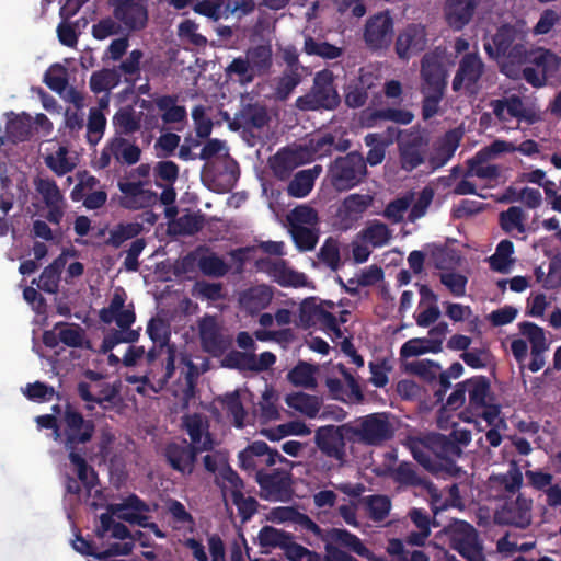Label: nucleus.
<instances>
[{
    "label": "nucleus",
    "mask_w": 561,
    "mask_h": 561,
    "mask_svg": "<svg viewBox=\"0 0 561 561\" xmlns=\"http://www.w3.org/2000/svg\"><path fill=\"white\" fill-rule=\"evenodd\" d=\"M340 102L332 71L322 70L316 73L310 91L297 98L296 107L300 111H332L339 106Z\"/></svg>",
    "instance_id": "2"
},
{
    "label": "nucleus",
    "mask_w": 561,
    "mask_h": 561,
    "mask_svg": "<svg viewBox=\"0 0 561 561\" xmlns=\"http://www.w3.org/2000/svg\"><path fill=\"white\" fill-rule=\"evenodd\" d=\"M485 71V64L478 53H466L459 60L458 69L451 81V89L458 93L477 95L481 89L480 81Z\"/></svg>",
    "instance_id": "7"
},
{
    "label": "nucleus",
    "mask_w": 561,
    "mask_h": 561,
    "mask_svg": "<svg viewBox=\"0 0 561 561\" xmlns=\"http://www.w3.org/2000/svg\"><path fill=\"white\" fill-rule=\"evenodd\" d=\"M427 140L420 134H410L399 142L401 168L411 172L424 162Z\"/></svg>",
    "instance_id": "26"
},
{
    "label": "nucleus",
    "mask_w": 561,
    "mask_h": 561,
    "mask_svg": "<svg viewBox=\"0 0 561 561\" xmlns=\"http://www.w3.org/2000/svg\"><path fill=\"white\" fill-rule=\"evenodd\" d=\"M148 181H118L117 187L122 193L119 197L121 207L128 210L147 209L158 202L157 192L147 188Z\"/></svg>",
    "instance_id": "12"
},
{
    "label": "nucleus",
    "mask_w": 561,
    "mask_h": 561,
    "mask_svg": "<svg viewBox=\"0 0 561 561\" xmlns=\"http://www.w3.org/2000/svg\"><path fill=\"white\" fill-rule=\"evenodd\" d=\"M142 230L144 226L140 222H121L110 231V237L105 241V244L117 249L125 241L139 236L142 232Z\"/></svg>",
    "instance_id": "43"
},
{
    "label": "nucleus",
    "mask_w": 561,
    "mask_h": 561,
    "mask_svg": "<svg viewBox=\"0 0 561 561\" xmlns=\"http://www.w3.org/2000/svg\"><path fill=\"white\" fill-rule=\"evenodd\" d=\"M358 237L374 248H380L388 243L391 238V232L386 224L374 220L369 221L367 226L360 230Z\"/></svg>",
    "instance_id": "41"
},
{
    "label": "nucleus",
    "mask_w": 561,
    "mask_h": 561,
    "mask_svg": "<svg viewBox=\"0 0 561 561\" xmlns=\"http://www.w3.org/2000/svg\"><path fill=\"white\" fill-rule=\"evenodd\" d=\"M347 425H324L314 432V444L328 458L336 460L341 466L346 462L345 433L350 432Z\"/></svg>",
    "instance_id": "8"
},
{
    "label": "nucleus",
    "mask_w": 561,
    "mask_h": 561,
    "mask_svg": "<svg viewBox=\"0 0 561 561\" xmlns=\"http://www.w3.org/2000/svg\"><path fill=\"white\" fill-rule=\"evenodd\" d=\"M257 271L266 273L273 282L282 287H302L307 284V276L288 266L283 259L273 260L270 257L259 259L255 262Z\"/></svg>",
    "instance_id": "15"
},
{
    "label": "nucleus",
    "mask_w": 561,
    "mask_h": 561,
    "mask_svg": "<svg viewBox=\"0 0 561 561\" xmlns=\"http://www.w3.org/2000/svg\"><path fill=\"white\" fill-rule=\"evenodd\" d=\"M483 48L490 59H504L510 65H523L529 53L526 33L510 23L500 25L490 37H484Z\"/></svg>",
    "instance_id": "1"
},
{
    "label": "nucleus",
    "mask_w": 561,
    "mask_h": 561,
    "mask_svg": "<svg viewBox=\"0 0 561 561\" xmlns=\"http://www.w3.org/2000/svg\"><path fill=\"white\" fill-rule=\"evenodd\" d=\"M426 46L427 33L425 26L412 23L399 32L394 43V51L401 60L408 61L413 56L422 53Z\"/></svg>",
    "instance_id": "17"
},
{
    "label": "nucleus",
    "mask_w": 561,
    "mask_h": 561,
    "mask_svg": "<svg viewBox=\"0 0 561 561\" xmlns=\"http://www.w3.org/2000/svg\"><path fill=\"white\" fill-rule=\"evenodd\" d=\"M376 80L377 76L371 69L362 67L345 88V104L351 108L364 106L369 98V91L376 87Z\"/></svg>",
    "instance_id": "23"
},
{
    "label": "nucleus",
    "mask_w": 561,
    "mask_h": 561,
    "mask_svg": "<svg viewBox=\"0 0 561 561\" xmlns=\"http://www.w3.org/2000/svg\"><path fill=\"white\" fill-rule=\"evenodd\" d=\"M392 477L396 482L405 486H419L424 490L430 499L439 500L437 486L427 478L420 477L412 462L403 461L394 469Z\"/></svg>",
    "instance_id": "30"
},
{
    "label": "nucleus",
    "mask_w": 561,
    "mask_h": 561,
    "mask_svg": "<svg viewBox=\"0 0 561 561\" xmlns=\"http://www.w3.org/2000/svg\"><path fill=\"white\" fill-rule=\"evenodd\" d=\"M270 163L274 175L279 180L288 179L297 165L295 156L285 150L278 151Z\"/></svg>",
    "instance_id": "53"
},
{
    "label": "nucleus",
    "mask_w": 561,
    "mask_h": 561,
    "mask_svg": "<svg viewBox=\"0 0 561 561\" xmlns=\"http://www.w3.org/2000/svg\"><path fill=\"white\" fill-rule=\"evenodd\" d=\"M197 266L204 275L211 277H222L231 268L220 256L213 252L202 255L197 261Z\"/></svg>",
    "instance_id": "50"
},
{
    "label": "nucleus",
    "mask_w": 561,
    "mask_h": 561,
    "mask_svg": "<svg viewBox=\"0 0 561 561\" xmlns=\"http://www.w3.org/2000/svg\"><path fill=\"white\" fill-rule=\"evenodd\" d=\"M240 119L244 127L261 129L268 124L270 116L265 106L255 103L241 110Z\"/></svg>",
    "instance_id": "45"
},
{
    "label": "nucleus",
    "mask_w": 561,
    "mask_h": 561,
    "mask_svg": "<svg viewBox=\"0 0 561 561\" xmlns=\"http://www.w3.org/2000/svg\"><path fill=\"white\" fill-rule=\"evenodd\" d=\"M514 252L513 242L508 239H504L499 242L495 249V253L490 256V266L493 271L499 273H507L510 265L513 263L511 259Z\"/></svg>",
    "instance_id": "47"
},
{
    "label": "nucleus",
    "mask_w": 561,
    "mask_h": 561,
    "mask_svg": "<svg viewBox=\"0 0 561 561\" xmlns=\"http://www.w3.org/2000/svg\"><path fill=\"white\" fill-rule=\"evenodd\" d=\"M239 466L244 471H257V466L264 462L267 467L274 466L277 461L284 462L278 450L271 449L263 440H255L238 454Z\"/></svg>",
    "instance_id": "18"
},
{
    "label": "nucleus",
    "mask_w": 561,
    "mask_h": 561,
    "mask_svg": "<svg viewBox=\"0 0 561 561\" xmlns=\"http://www.w3.org/2000/svg\"><path fill=\"white\" fill-rule=\"evenodd\" d=\"M204 215L199 213H190L175 219L171 228L174 234L194 236L204 228Z\"/></svg>",
    "instance_id": "44"
},
{
    "label": "nucleus",
    "mask_w": 561,
    "mask_h": 561,
    "mask_svg": "<svg viewBox=\"0 0 561 561\" xmlns=\"http://www.w3.org/2000/svg\"><path fill=\"white\" fill-rule=\"evenodd\" d=\"M231 500L237 506L238 513L243 523L250 520L256 514L259 502L254 497H245L242 491L232 490Z\"/></svg>",
    "instance_id": "63"
},
{
    "label": "nucleus",
    "mask_w": 561,
    "mask_h": 561,
    "mask_svg": "<svg viewBox=\"0 0 561 561\" xmlns=\"http://www.w3.org/2000/svg\"><path fill=\"white\" fill-rule=\"evenodd\" d=\"M334 308V302L322 301L317 304L312 298L305 300L300 309V319L307 325H319L321 329L341 335V329L336 317L328 309Z\"/></svg>",
    "instance_id": "14"
},
{
    "label": "nucleus",
    "mask_w": 561,
    "mask_h": 561,
    "mask_svg": "<svg viewBox=\"0 0 561 561\" xmlns=\"http://www.w3.org/2000/svg\"><path fill=\"white\" fill-rule=\"evenodd\" d=\"M224 409L233 417L234 426L242 428L244 426V419L247 412L242 404L240 394L238 391L226 393L220 400Z\"/></svg>",
    "instance_id": "55"
},
{
    "label": "nucleus",
    "mask_w": 561,
    "mask_h": 561,
    "mask_svg": "<svg viewBox=\"0 0 561 561\" xmlns=\"http://www.w3.org/2000/svg\"><path fill=\"white\" fill-rule=\"evenodd\" d=\"M142 57V50L134 49L129 53L128 57L123 60L116 68L121 75H125L126 82L135 83L139 79Z\"/></svg>",
    "instance_id": "54"
},
{
    "label": "nucleus",
    "mask_w": 561,
    "mask_h": 561,
    "mask_svg": "<svg viewBox=\"0 0 561 561\" xmlns=\"http://www.w3.org/2000/svg\"><path fill=\"white\" fill-rule=\"evenodd\" d=\"M33 119L30 114L22 113L7 123V134L13 142L28 140L32 136Z\"/></svg>",
    "instance_id": "40"
},
{
    "label": "nucleus",
    "mask_w": 561,
    "mask_h": 561,
    "mask_svg": "<svg viewBox=\"0 0 561 561\" xmlns=\"http://www.w3.org/2000/svg\"><path fill=\"white\" fill-rule=\"evenodd\" d=\"M531 500L518 494L513 501H505L502 507L495 513V522L500 525H511L518 528H526L531 523Z\"/></svg>",
    "instance_id": "22"
},
{
    "label": "nucleus",
    "mask_w": 561,
    "mask_h": 561,
    "mask_svg": "<svg viewBox=\"0 0 561 561\" xmlns=\"http://www.w3.org/2000/svg\"><path fill=\"white\" fill-rule=\"evenodd\" d=\"M46 165L57 175L62 176L71 172L76 164L68 158L67 147L60 146L55 154H49L45 158Z\"/></svg>",
    "instance_id": "61"
},
{
    "label": "nucleus",
    "mask_w": 561,
    "mask_h": 561,
    "mask_svg": "<svg viewBox=\"0 0 561 561\" xmlns=\"http://www.w3.org/2000/svg\"><path fill=\"white\" fill-rule=\"evenodd\" d=\"M113 124L119 136H128L140 129L141 118L131 107H123L114 115Z\"/></svg>",
    "instance_id": "39"
},
{
    "label": "nucleus",
    "mask_w": 561,
    "mask_h": 561,
    "mask_svg": "<svg viewBox=\"0 0 561 561\" xmlns=\"http://www.w3.org/2000/svg\"><path fill=\"white\" fill-rule=\"evenodd\" d=\"M108 511L123 522L149 529L157 538H165V533L158 524L149 520L147 514L151 512L150 505L137 494H129L121 503L108 504Z\"/></svg>",
    "instance_id": "6"
},
{
    "label": "nucleus",
    "mask_w": 561,
    "mask_h": 561,
    "mask_svg": "<svg viewBox=\"0 0 561 561\" xmlns=\"http://www.w3.org/2000/svg\"><path fill=\"white\" fill-rule=\"evenodd\" d=\"M479 0H446L445 18L448 25L462 30L472 19Z\"/></svg>",
    "instance_id": "29"
},
{
    "label": "nucleus",
    "mask_w": 561,
    "mask_h": 561,
    "mask_svg": "<svg viewBox=\"0 0 561 561\" xmlns=\"http://www.w3.org/2000/svg\"><path fill=\"white\" fill-rule=\"evenodd\" d=\"M350 432L368 446H378L393 436V427L383 413H373L360 419L358 426Z\"/></svg>",
    "instance_id": "9"
},
{
    "label": "nucleus",
    "mask_w": 561,
    "mask_h": 561,
    "mask_svg": "<svg viewBox=\"0 0 561 561\" xmlns=\"http://www.w3.org/2000/svg\"><path fill=\"white\" fill-rule=\"evenodd\" d=\"M328 539L332 545H337L358 557L365 558L368 561H388L386 558L376 556L370 549H368L362 539L352 534L347 529L332 528L328 531Z\"/></svg>",
    "instance_id": "28"
},
{
    "label": "nucleus",
    "mask_w": 561,
    "mask_h": 561,
    "mask_svg": "<svg viewBox=\"0 0 561 561\" xmlns=\"http://www.w3.org/2000/svg\"><path fill=\"white\" fill-rule=\"evenodd\" d=\"M425 446L440 460V468L451 474L459 471L455 463V458L461 456L462 449L456 446L449 435L431 433L425 436Z\"/></svg>",
    "instance_id": "20"
},
{
    "label": "nucleus",
    "mask_w": 561,
    "mask_h": 561,
    "mask_svg": "<svg viewBox=\"0 0 561 561\" xmlns=\"http://www.w3.org/2000/svg\"><path fill=\"white\" fill-rule=\"evenodd\" d=\"M392 35L393 20L388 12L377 13L366 22L364 39L370 49L387 48L391 43Z\"/></svg>",
    "instance_id": "21"
},
{
    "label": "nucleus",
    "mask_w": 561,
    "mask_h": 561,
    "mask_svg": "<svg viewBox=\"0 0 561 561\" xmlns=\"http://www.w3.org/2000/svg\"><path fill=\"white\" fill-rule=\"evenodd\" d=\"M198 335L205 352L219 354L226 350L221 328L215 316L205 314L198 320Z\"/></svg>",
    "instance_id": "27"
},
{
    "label": "nucleus",
    "mask_w": 561,
    "mask_h": 561,
    "mask_svg": "<svg viewBox=\"0 0 561 561\" xmlns=\"http://www.w3.org/2000/svg\"><path fill=\"white\" fill-rule=\"evenodd\" d=\"M369 518L374 522L385 520L390 512L391 502L386 495H369L363 497Z\"/></svg>",
    "instance_id": "48"
},
{
    "label": "nucleus",
    "mask_w": 561,
    "mask_h": 561,
    "mask_svg": "<svg viewBox=\"0 0 561 561\" xmlns=\"http://www.w3.org/2000/svg\"><path fill=\"white\" fill-rule=\"evenodd\" d=\"M306 54L322 57L324 59H336L342 56V48L328 42H317L313 37L305 39Z\"/></svg>",
    "instance_id": "56"
},
{
    "label": "nucleus",
    "mask_w": 561,
    "mask_h": 561,
    "mask_svg": "<svg viewBox=\"0 0 561 561\" xmlns=\"http://www.w3.org/2000/svg\"><path fill=\"white\" fill-rule=\"evenodd\" d=\"M114 159L122 164L134 165L140 161L141 149L138 145L131 144L128 139L116 136L111 138V148Z\"/></svg>",
    "instance_id": "35"
},
{
    "label": "nucleus",
    "mask_w": 561,
    "mask_h": 561,
    "mask_svg": "<svg viewBox=\"0 0 561 561\" xmlns=\"http://www.w3.org/2000/svg\"><path fill=\"white\" fill-rule=\"evenodd\" d=\"M446 491L448 493V499L443 500L442 492L437 489V494L439 496V500L436 499H430L431 507L436 516L439 512L447 510L448 507H457L462 508L463 503L460 495L459 485L457 483H451L450 485L446 486Z\"/></svg>",
    "instance_id": "51"
},
{
    "label": "nucleus",
    "mask_w": 561,
    "mask_h": 561,
    "mask_svg": "<svg viewBox=\"0 0 561 561\" xmlns=\"http://www.w3.org/2000/svg\"><path fill=\"white\" fill-rule=\"evenodd\" d=\"M465 381L469 398L468 409L471 412H478L479 408L485 407V402L494 400L491 382L485 376H473Z\"/></svg>",
    "instance_id": "31"
},
{
    "label": "nucleus",
    "mask_w": 561,
    "mask_h": 561,
    "mask_svg": "<svg viewBox=\"0 0 561 561\" xmlns=\"http://www.w3.org/2000/svg\"><path fill=\"white\" fill-rule=\"evenodd\" d=\"M245 56L250 61L251 68L256 76H264L270 72L273 65V51L271 45H256L250 47Z\"/></svg>",
    "instance_id": "36"
},
{
    "label": "nucleus",
    "mask_w": 561,
    "mask_h": 561,
    "mask_svg": "<svg viewBox=\"0 0 561 561\" xmlns=\"http://www.w3.org/2000/svg\"><path fill=\"white\" fill-rule=\"evenodd\" d=\"M182 423L183 428L190 436V445H196V448H201L206 433H209L208 425L203 421L202 415L198 413L185 415Z\"/></svg>",
    "instance_id": "46"
},
{
    "label": "nucleus",
    "mask_w": 561,
    "mask_h": 561,
    "mask_svg": "<svg viewBox=\"0 0 561 561\" xmlns=\"http://www.w3.org/2000/svg\"><path fill=\"white\" fill-rule=\"evenodd\" d=\"M214 448V440L210 433H206L201 448L183 438L180 442H170L163 448V457L167 463L176 472L183 476H191L195 470L197 456L202 451H209Z\"/></svg>",
    "instance_id": "5"
},
{
    "label": "nucleus",
    "mask_w": 561,
    "mask_h": 561,
    "mask_svg": "<svg viewBox=\"0 0 561 561\" xmlns=\"http://www.w3.org/2000/svg\"><path fill=\"white\" fill-rule=\"evenodd\" d=\"M153 176L156 179V185L162 187L163 185L158 181H163L168 185H173L180 173L179 165L171 160H163L156 163L152 169Z\"/></svg>",
    "instance_id": "64"
},
{
    "label": "nucleus",
    "mask_w": 561,
    "mask_h": 561,
    "mask_svg": "<svg viewBox=\"0 0 561 561\" xmlns=\"http://www.w3.org/2000/svg\"><path fill=\"white\" fill-rule=\"evenodd\" d=\"M255 481L261 492L260 496L267 501H282L290 493V474L280 469L265 472L263 469L255 473Z\"/></svg>",
    "instance_id": "16"
},
{
    "label": "nucleus",
    "mask_w": 561,
    "mask_h": 561,
    "mask_svg": "<svg viewBox=\"0 0 561 561\" xmlns=\"http://www.w3.org/2000/svg\"><path fill=\"white\" fill-rule=\"evenodd\" d=\"M493 114L499 121L505 122L510 118H525L526 110L522 98L517 94H511L503 99L492 100L490 102Z\"/></svg>",
    "instance_id": "32"
},
{
    "label": "nucleus",
    "mask_w": 561,
    "mask_h": 561,
    "mask_svg": "<svg viewBox=\"0 0 561 561\" xmlns=\"http://www.w3.org/2000/svg\"><path fill=\"white\" fill-rule=\"evenodd\" d=\"M147 334L159 348L169 347L171 336L169 324L161 318H151L147 324Z\"/></svg>",
    "instance_id": "59"
},
{
    "label": "nucleus",
    "mask_w": 561,
    "mask_h": 561,
    "mask_svg": "<svg viewBox=\"0 0 561 561\" xmlns=\"http://www.w3.org/2000/svg\"><path fill=\"white\" fill-rule=\"evenodd\" d=\"M374 198L369 194H351L344 198L342 207L347 218L357 219L371 206Z\"/></svg>",
    "instance_id": "49"
},
{
    "label": "nucleus",
    "mask_w": 561,
    "mask_h": 561,
    "mask_svg": "<svg viewBox=\"0 0 561 561\" xmlns=\"http://www.w3.org/2000/svg\"><path fill=\"white\" fill-rule=\"evenodd\" d=\"M366 174V162L358 151L337 157L328 171L332 186L339 192L354 188L363 182Z\"/></svg>",
    "instance_id": "3"
},
{
    "label": "nucleus",
    "mask_w": 561,
    "mask_h": 561,
    "mask_svg": "<svg viewBox=\"0 0 561 561\" xmlns=\"http://www.w3.org/2000/svg\"><path fill=\"white\" fill-rule=\"evenodd\" d=\"M176 103V95H161L154 100L157 108L162 112L161 119L164 124L186 122V108L182 105H178Z\"/></svg>",
    "instance_id": "34"
},
{
    "label": "nucleus",
    "mask_w": 561,
    "mask_h": 561,
    "mask_svg": "<svg viewBox=\"0 0 561 561\" xmlns=\"http://www.w3.org/2000/svg\"><path fill=\"white\" fill-rule=\"evenodd\" d=\"M461 137L462 134L458 129L448 130L439 141V145L436 148L435 158L433 160L435 161L437 156H439L443 164L451 159L455 154V151L459 147Z\"/></svg>",
    "instance_id": "57"
},
{
    "label": "nucleus",
    "mask_w": 561,
    "mask_h": 561,
    "mask_svg": "<svg viewBox=\"0 0 561 561\" xmlns=\"http://www.w3.org/2000/svg\"><path fill=\"white\" fill-rule=\"evenodd\" d=\"M106 127V118L101 110L96 107L90 108L88 124H87V141L91 146H96Z\"/></svg>",
    "instance_id": "52"
},
{
    "label": "nucleus",
    "mask_w": 561,
    "mask_h": 561,
    "mask_svg": "<svg viewBox=\"0 0 561 561\" xmlns=\"http://www.w3.org/2000/svg\"><path fill=\"white\" fill-rule=\"evenodd\" d=\"M523 220L524 211L518 206H511L507 210L500 214V226L507 233H511L514 229L524 233L526 229Z\"/></svg>",
    "instance_id": "62"
},
{
    "label": "nucleus",
    "mask_w": 561,
    "mask_h": 561,
    "mask_svg": "<svg viewBox=\"0 0 561 561\" xmlns=\"http://www.w3.org/2000/svg\"><path fill=\"white\" fill-rule=\"evenodd\" d=\"M320 172L321 167L319 165H316L313 169L297 172L288 183V195L296 198L306 197L313 188L314 181Z\"/></svg>",
    "instance_id": "33"
},
{
    "label": "nucleus",
    "mask_w": 561,
    "mask_h": 561,
    "mask_svg": "<svg viewBox=\"0 0 561 561\" xmlns=\"http://www.w3.org/2000/svg\"><path fill=\"white\" fill-rule=\"evenodd\" d=\"M533 66L523 69V78L534 88L543 87L549 77L559 69L558 57L548 49H537L527 54V61Z\"/></svg>",
    "instance_id": "10"
},
{
    "label": "nucleus",
    "mask_w": 561,
    "mask_h": 561,
    "mask_svg": "<svg viewBox=\"0 0 561 561\" xmlns=\"http://www.w3.org/2000/svg\"><path fill=\"white\" fill-rule=\"evenodd\" d=\"M121 83V73L116 68H103L94 71L89 81L90 90L93 93L111 91Z\"/></svg>",
    "instance_id": "37"
},
{
    "label": "nucleus",
    "mask_w": 561,
    "mask_h": 561,
    "mask_svg": "<svg viewBox=\"0 0 561 561\" xmlns=\"http://www.w3.org/2000/svg\"><path fill=\"white\" fill-rule=\"evenodd\" d=\"M520 334L525 335L530 345L531 351H547L548 344L542 328L534 322L524 321L518 324Z\"/></svg>",
    "instance_id": "58"
},
{
    "label": "nucleus",
    "mask_w": 561,
    "mask_h": 561,
    "mask_svg": "<svg viewBox=\"0 0 561 561\" xmlns=\"http://www.w3.org/2000/svg\"><path fill=\"white\" fill-rule=\"evenodd\" d=\"M113 16L128 32L141 31L148 23L147 0H110Z\"/></svg>",
    "instance_id": "13"
},
{
    "label": "nucleus",
    "mask_w": 561,
    "mask_h": 561,
    "mask_svg": "<svg viewBox=\"0 0 561 561\" xmlns=\"http://www.w3.org/2000/svg\"><path fill=\"white\" fill-rule=\"evenodd\" d=\"M446 76V70L437 51H431L423 56L421 60L422 89L445 91Z\"/></svg>",
    "instance_id": "25"
},
{
    "label": "nucleus",
    "mask_w": 561,
    "mask_h": 561,
    "mask_svg": "<svg viewBox=\"0 0 561 561\" xmlns=\"http://www.w3.org/2000/svg\"><path fill=\"white\" fill-rule=\"evenodd\" d=\"M274 297L273 288L266 284H257L242 290L238 297L240 309L250 314H259L266 309Z\"/></svg>",
    "instance_id": "24"
},
{
    "label": "nucleus",
    "mask_w": 561,
    "mask_h": 561,
    "mask_svg": "<svg viewBox=\"0 0 561 561\" xmlns=\"http://www.w3.org/2000/svg\"><path fill=\"white\" fill-rule=\"evenodd\" d=\"M286 404L308 417H316L320 411L318 397L305 392L290 393L285 399Z\"/></svg>",
    "instance_id": "38"
},
{
    "label": "nucleus",
    "mask_w": 561,
    "mask_h": 561,
    "mask_svg": "<svg viewBox=\"0 0 561 561\" xmlns=\"http://www.w3.org/2000/svg\"><path fill=\"white\" fill-rule=\"evenodd\" d=\"M126 294L123 289L116 290L107 307L99 312L100 320L105 324L115 322L119 329H129L136 321L134 304L125 305Z\"/></svg>",
    "instance_id": "19"
},
{
    "label": "nucleus",
    "mask_w": 561,
    "mask_h": 561,
    "mask_svg": "<svg viewBox=\"0 0 561 561\" xmlns=\"http://www.w3.org/2000/svg\"><path fill=\"white\" fill-rule=\"evenodd\" d=\"M314 367L306 362H299L291 370H289L287 378L295 386L311 388L316 386L313 377Z\"/></svg>",
    "instance_id": "60"
},
{
    "label": "nucleus",
    "mask_w": 561,
    "mask_h": 561,
    "mask_svg": "<svg viewBox=\"0 0 561 561\" xmlns=\"http://www.w3.org/2000/svg\"><path fill=\"white\" fill-rule=\"evenodd\" d=\"M291 539H294V536L290 533L273 526H264L259 533L260 546L263 548H280L285 550Z\"/></svg>",
    "instance_id": "42"
},
{
    "label": "nucleus",
    "mask_w": 561,
    "mask_h": 561,
    "mask_svg": "<svg viewBox=\"0 0 561 561\" xmlns=\"http://www.w3.org/2000/svg\"><path fill=\"white\" fill-rule=\"evenodd\" d=\"M450 547L467 561H486L477 529L467 522H457L450 537Z\"/></svg>",
    "instance_id": "11"
},
{
    "label": "nucleus",
    "mask_w": 561,
    "mask_h": 561,
    "mask_svg": "<svg viewBox=\"0 0 561 561\" xmlns=\"http://www.w3.org/2000/svg\"><path fill=\"white\" fill-rule=\"evenodd\" d=\"M60 423L61 438L68 451L78 450L79 445H85L93 438L94 421L84 419L83 414L69 402L64 408Z\"/></svg>",
    "instance_id": "4"
}]
</instances>
